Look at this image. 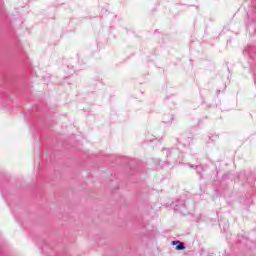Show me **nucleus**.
Returning <instances> with one entry per match:
<instances>
[{"label":"nucleus","instance_id":"f257e3e1","mask_svg":"<svg viewBox=\"0 0 256 256\" xmlns=\"http://www.w3.org/2000/svg\"><path fill=\"white\" fill-rule=\"evenodd\" d=\"M164 207H166V209H173L174 213H185L187 211V204L183 199H177L170 204L167 203L164 205Z\"/></svg>","mask_w":256,"mask_h":256},{"label":"nucleus","instance_id":"f03ea898","mask_svg":"<svg viewBox=\"0 0 256 256\" xmlns=\"http://www.w3.org/2000/svg\"><path fill=\"white\" fill-rule=\"evenodd\" d=\"M172 247H176V251H185V243L179 241V240H173L171 242Z\"/></svg>","mask_w":256,"mask_h":256},{"label":"nucleus","instance_id":"7ed1b4c3","mask_svg":"<svg viewBox=\"0 0 256 256\" xmlns=\"http://www.w3.org/2000/svg\"><path fill=\"white\" fill-rule=\"evenodd\" d=\"M190 169H196L198 173H199V170L204 171L201 165H190Z\"/></svg>","mask_w":256,"mask_h":256},{"label":"nucleus","instance_id":"20e7f679","mask_svg":"<svg viewBox=\"0 0 256 256\" xmlns=\"http://www.w3.org/2000/svg\"><path fill=\"white\" fill-rule=\"evenodd\" d=\"M162 153L167 157H171V151H169L168 149H162Z\"/></svg>","mask_w":256,"mask_h":256},{"label":"nucleus","instance_id":"39448f33","mask_svg":"<svg viewBox=\"0 0 256 256\" xmlns=\"http://www.w3.org/2000/svg\"><path fill=\"white\" fill-rule=\"evenodd\" d=\"M163 123H169V121H167V120L164 119V120H163Z\"/></svg>","mask_w":256,"mask_h":256}]
</instances>
